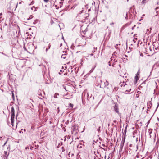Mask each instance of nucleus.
I'll list each match as a JSON object with an SVG mask.
<instances>
[{
	"label": "nucleus",
	"mask_w": 159,
	"mask_h": 159,
	"mask_svg": "<svg viewBox=\"0 0 159 159\" xmlns=\"http://www.w3.org/2000/svg\"><path fill=\"white\" fill-rule=\"evenodd\" d=\"M152 129H151V130H149V134L150 135L152 133Z\"/></svg>",
	"instance_id": "nucleus-29"
},
{
	"label": "nucleus",
	"mask_w": 159,
	"mask_h": 159,
	"mask_svg": "<svg viewBox=\"0 0 159 159\" xmlns=\"http://www.w3.org/2000/svg\"><path fill=\"white\" fill-rule=\"evenodd\" d=\"M83 47V46L82 45H78L77 46V47Z\"/></svg>",
	"instance_id": "nucleus-38"
},
{
	"label": "nucleus",
	"mask_w": 159,
	"mask_h": 159,
	"mask_svg": "<svg viewBox=\"0 0 159 159\" xmlns=\"http://www.w3.org/2000/svg\"><path fill=\"white\" fill-rule=\"evenodd\" d=\"M73 105L71 103H69V108H72L73 107Z\"/></svg>",
	"instance_id": "nucleus-16"
},
{
	"label": "nucleus",
	"mask_w": 159,
	"mask_h": 159,
	"mask_svg": "<svg viewBox=\"0 0 159 159\" xmlns=\"http://www.w3.org/2000/svg\"><path fill=\"white\" fill-rule=\"evenodd\" d=\"M76 6V4L75 5H74L73 6V7L71 8H74L75 7V6Z\"/></svg>",
	"instance_id": "nucleus-35"
},
{
	"label": "nucleus",
	"mask_w": 159,
	"mask_h": 159,
	"mask_svg": "<svg viewBox=\"0 0 159 159\" xmlns=\"http://www.w3.org/2000/svg\"><path fill=\"white\" fill-rule=\"evenodd\" d=\"M134 27H132V29H134Z\"/></svg>",
	"instance_id": "nucleus-53"
},
{
	"label": "nucleus",
	"mask_w": 159,
	"mask_h": 159,
	"mask_svg": "<svg viewBox=\"0 0 159 159\" xmlns=\"http://www.w3.org/2000/svg\"><path fill=\"white\" fill-rule=\"evenodd\" d=\"M158 3H159V2H157V4H158Z\"/></svg>",
	"instance_id": "nucleus-55"
},
{
	"label": "nucleus",
	"mask_w": 159,
	"mask_h": 159,
	"mask_svg": "<svg viewBox=\"0 0 159 159\" xmlns=\"http://www.w3.org/2000/svg\"><path fill=\"white\" fill-rule=\"evenodd\" d=\"M65 56H66V54H62L61 56V57L62 58H63V59H65L66 57Z\"/></svg>",
	"instance_id": "nucleus-17"
},
{
	"label": "nucleus",
	"mask_w": 159,
	"mask_h": 159,
	"mask_svg": "<svg viewBox=\"0 0 159 159\" xmlns=\"http://www.w3.org/2000/svg\"><path fill=\"white\" fill-rule=\"evenodd\" d=\"M62 45V43H61L60 45L61 46Z\"/></svg>",
	"instance_id": "nucleus-60"
},
{
	"label": "nucleus",
	"mask_w": 159,
	"mask_h": 159,
	"mask_svg": "<svg viewBox=\"0 0 159 159\" xmlns=\"http://www.w3.org/2000/svg\"><path fill=\"white\" fill-rule=\"evenodd\" d=\"M44 2L45 3H47L48 2L49 0H43Z\"/></svg>",
	"instance_id": "nucleus-28"
},
{
	"label": "nucleus",
	"mask_w": 159,
	"mask_h": 159,
	"mask_svg": "<svg viewBox=\"0 0 159 159\" xmlns=\"http://www.w3.org/2000/svg\"><path fill=\"white\" fill-rule=\"evenodd\" d=\"M11 122L12 126H13L14 118H15V110L13 107H11Z\"/></svg>",
	"instance_id": "nucleus-2"
},
{
	"label": "nucleus",
	"mask_w": 159,
	"mask_h": 159,
	"mask_svg": "<svg viewBox=\"0 0 159 159\" xmlns=\"http://www.w3.org/2000/svg\"><path fill=\"white\" fill-rule=\"evenodd\" d=\"M114 110L120 116L121 115V114L119 112V109L118 107V106L117 104H116L115 105L114 107Z\"/></svg>",
	"instance_id": "nucleus-7"
},
{
	"label": "nucleus",
	"mask_w": 159,
	"mask_h": 159,
	"mask_svg": "<svg viewBox=\"0 0 159 159\" xmlns=\"http://www.w3.org/2000/svg\"><path fill=\"white\" fill-rule=\"evenodd\" d=\"M28 48L27 52L28 53H30L31 52H33L34 50V47L33 44L31 43L29 44L27 46Z\"/></svg>",
	"instance_id": "nucleus-3"
},
{
	"label": "nucleus",
	"mask_w": 159,
	"mask_h": 159,
	"mask_svg": "<svg viewBox=\"0 0 159 159\" xmlns=\"http://www.w3.org/2000/svg\"><path fill=\"white\" fill-rule=\"evenodd\" d=\"M146 0H143L142 1V2L141 3L143 4L145 2H144L146 1Z\"/></svg>",
	"instance_id": "nucleus-27"
},
{
	"label": "nucleus",
	"mask_w": 159,
	"mask_h": 159,
	"mask_svg": "<svg viewBox=\"0 0 159 159\" xmlns=\"http://www.w3.org/2000/svg\"><path fill=\"white\" fill-rule=\"evenodd\" d=\"M119 66L120 67V64H119Z\"/></svg>",
	"instance_id": "nucleus-49"
},
{
	"label": "nucleus",
	"mask_w": 159,
	"mask_h": 159,
	"mask_svg": "<svg viewBox=\"0 0 159 159\" xmlns=\"http://www.w3.org/2000/svg\"><path fill=\"white\" fill-rule=\"evenodd\" d=\"M127 2H128L129 1V0H126Z\"/></svg>",
	"instance_id": "nucleus-59"
},
{
	"label": "nucleus",
	"mask_w": 159,
	"mask_h": 159,
	"mask_svg": "<svg viewBox=\"0 0 159 159\" xmlns=\"http://www.w3.org/2000/svg\"><path fill=\"white\" fill-rule=\"evenodd\" d=\"M49 49L48 48H47L46 49V52H47L48 51V50H49Z\"/></svg>",
	"instance_id": "nucleus-37"
},
{
	"label": "nucleus",
	"mask_w": 159,
	"mask_h": 159,
	"mask_svg": "<svg viewBox=\"0 0 159 159\" xmlns=\"http://www.w3.org/2000/svg\"><path fill=\"white\" fill-rule=\"evenodd\" d=\"M139 77H138L137 75H136L134 77V84H136L138 80H139Z\"/></svg>",
	"instance_id": "nucleus-11"
},
{
	"label": "nucleus",
	"mask_w": 159,
	"mask_h": 159,
	"mask_svg": "<svg viewBox=\"0 0 159 159\" xmlns=\"http://www.w3.org/2000/svg\"><path fill=\"white\" fill-rule=\"evenodd\" d=\"M67 138H70V137L69 136H68L67 137Z\"/></svg>",
	"instance_id": "nucleus-46"
},
{
	"label": "nucleus",
	"mask_w": 159,
	"mask_h": 159,
	"mask_svg": "<svg viewBox=\"0 0 159 159\" xmlns=\"http://www.w3.org/2000/svg\"><path fill=\"white\" fill-rule=\"evenodd\" d=\"M67 94H66L64 95H63V97H64V98H65L67 99H69L70 98H67L66 97L67 96Z\"/></svg>",
	"instance_id": "nucleus-22"
},
{
	"label": "nucleus",
	"mask_w": 159,
	"mask_h": 159,
	"mask_svg": "<svg viewBox=\"0 0 159 159\" xmlns=\"http://www.w3.org/2000/svg\"><path fill=\"white\" fill-rule=\"evenodd\" d=\"M85 129V127H84V130Z\"/></svg>",
	"instance_id": "nucleus-56"
},
{
	"label": "nucleus",
	"mask_w": 159,
	"mask_h": 159,
	"mask_svg": "<svg viewBox=\"0 0 159 159\" xmlns=\"http://www.w3.org/2000/svg\"><path fill=\"white\" fill-rule=\"evenodd\" d=\"M67 88L68 89V91L71 93H75V88L72 85L67 86Z\"/></svg>",
	"instance_id": "nucleus-4"
},
{
	"label": "nucleus",
	"mask_w": 159,
	"mask_h": 159,
	"mask_svg": "<svg viewBox=\"0 0 159 159\" xmlns=\"http://www.w3.org/2000/svg\"><path fill=\"white\" fill-rule=\"evenodd\" d=\"M7 139L6 140L5 142L4 143V142H3V140H2V141H1V143L2 144H3V146L6 144V143L7 142Z\"/></svg>",
	"instance_id": "nucleus-13"
},
{
	"label": "nucleus",
	"mask_w": 159,
	"mask_h": 159,
	"mask_svg": "<svg viewBox=\"0 0 159 159\" xmlns=\"http://www.w3.org/2000/svg\"><path fill=\"white\" fill-rule=\"evenodd\" d=\"M33 24H35V22H34V23H33Z\"/></svg>",
	"instance_id": "nucleus-51"
},
{
	"label": "nucleus",
	"mask_w": 159,
	"mask_h": 159,
	"mask_svg": "<svg viewBox=\"0 0 159 159\" xmlns=\"http://www.w3.org/2000/svg\"><path fill=\"white\" fill-rule=\"evenodd\" d=\"M61 127H62V126H63V125H61Z\"/></svg>",
	"instance_id": "nucleus-57"
},
{
	"label": "nucleus",
	"mask_w": 159,
	"mask_h": 159,
	"mask_svg": "<svg viewBox=\"0 0 159 159\" xmlns=\"http://www.w3.org/2000/svg\"><path fill=\"white\" fill-rule=\"evenodd\" d=\"M59 95V94L58 93H55L54 94V97L55 98H58L57 96H58Z\"/></svg>",
	"instance_id": "nucleus-20"
},
{
	"label": "nucleus",
	"mask_w": 159,
	"mask_h": 159,
	"mask_svg": "<svg viewBox=\"0 0 159 159\" xmlns=\"http://www.w3.org/2000/svg\"><path fill=\"white\" fill-rule=\"evenodd\" d=\"M117 62V61L115 59H114L113 60V62L112 64L111 65L112 66L115 67V65H116V63Z\"/></svg>",
	"instance_id": "nucleus-12"
},
{
	"label": "nucleus",
	"mask_w": 159,
	"mask_h": 159,
	"mask_svg": "<svg viewBox=\"0 0 159 159\" xmlns=\"http://www.w3.org/2000/svg\"><path fill=\"white\" fill-rule=\"evenodd\" d=\"M80 144H81V143H80Z\"/></svg>",
	"instance_id": "nucleus-63"
},
{
	"label": "nucleus",
	"mask_w": 159,
	"mask_h": 159,
	"mask_svg": "<svg viewBox=\"0 0 159 159\" xmlns=\"http://www.w3.org/2000/svg\"><path fill=\"white\" fill-rule=\"evenodd\" d=\"M153 48H154V47H153ZM156 50V51H155V50H154V51L155 52L154 53H156L157 52V47H155L154 48Z\"/></svg>",
	"instance_id": "nucleus-26"
},
{
	"label": "nucleus",
	"mask_w": 159,
	"mask_h": 159,
	"mask_svg": "<svg viewBox=\"0 0 159 159\" xmlns=\"http://www.w3.org/2000/svg\"><path fill=\"white\" fill-rule=\"evenodd\" d=\"M101 84L100 82H98V81L97 82H96L95 84V85L94 86V87L96 89H97V88H101Z\"/></svg>",
	"instance_id": "nucleus-10"
},
{
	"label": "nucleus",
	"mask_w": 159,
	"mask_h": 159,
	"mask_svg": "<svg viewBox=\"0 0 159 159\" xmlns=\"http://www.w3.org/2000/svg\"><path fill=\"white\" fill-rule=\"evenodd\" d=\"M67 75V73H66L64 74V75Z\"/></svg>",
	"instance_id": "nucleus-41"
},
{
	"label": "nucleus",
	"mask_w": 159,
	"mask_h": 159,
	"mask_svg": "<svg viewBox=\"0 0 159 159\" xmlns=\"http://www.w3.org/2000/svg\"><path fill=\"white\" fill-rule=\"evenodd\" d=\"M57 113H58L59 112V111H60V109H59V107H58L57 108Z\"/></svg>",
	"instance_id": "nucleus-24"
},
{
	"label": "nucleus",
	"mask_w": 159,
	"mask_h": 159,
	"mask_svg": "<svg viewBox=\"0 0 159 159\" xmlns=\"http://www.w3.org/2000/svg\"><path fill=\"white\" fill-rule=\"evenodd\" d=\"M90 55L91 56H93V53H91V54H90Z\"/></svg>",
	"instance_id": "nucleus-42"
},
{
	"label": "nucleus",
	"mask_w": 159,
	"mask_h": 159,
	"mask_svg": "<svg viewBox=\"0 0 159 159\" xmlns=\"http://www.w3.org/2000/svg\"><path fill=\"white\" fill-rule=\"evenodd\" d=\"M62 129L64 131H65L66 130V129L64 127H63L62 128Z\"/></svg>",
	"instance_id": "nucleus-31"
},
{
	"label": "nucleus",
	"mask_w": 159,
	"mask_h": 159,
	"mask_svg": "<svg viewBox=\"0 0 159 159\" xmlns=\"http://www.w3.org/2000/svg\"><path fill=\"white\" fill-rule=\"evenodd\" d=\"M102 145L104 147H105V144H102Z\"/></svg>",
	"instance_id": "nucleus-44"
},
{
	"label": "nucleus",
	"mask_w": 159,
	"mask_h": 159,
	"mask_svg": "<svg viewBox=\"0 0 159 159\" xmlns=\"http://www.w3.org/2000/svg\"><path fill=\"white\" fill-rule=\"evenodd\" d=\"M104 89L107 92L112 91V85L111 84L109 85V82L107 80L104 83Z\"/></svg>",
	"instance_id": "nucleus-1"
},
{
	"label": "nucleus",
	"mask_w": 159,
	"mask_h": 159,
	"mask_svg": "<svg viewBox=\"0 0 159 159\" xmlns=\"http://www.w3.org/2000/svg\"><path fill=\"white\" fill-rule=\"evenodd\" d=\"M60 71H61V72H62V70H60Z\"/></svg>",
	"instance_id": "nucleus-61"
},
{
	"label": "nucleus",
	"mask_w": 159,
	"mask_h": 159,
	"mask_svg": "<svg viewBox=\"0 0 159 159\" xmlns=\"http://www.w3.org/2000/svg\"><path fill=\"white\" fill-rule=\"evenodd\" d=\"M139 70L137 72L136 75H137L138 76V75H139Z\"/></svg>",
	"instance_id": "nucleus-25"
},
{
	"label": "nucleus",
	"mask_w": 159,
	"mask_h": 159,
	"mask_svg": "<svg viewBox=\"0 0 159 159\" xmlns=\"http://www.w3.org/2000/svg\"><path fill=\"white\" fill-rule=\"evenodd\" d=\"M159 106V102L158 103V105H157V108H156V110H155L156 111L157 110V108H158V107Z\"/></svg>",
	"instance_id": "nucleus-30"
},
{
	"label": "nucleus",
	"mask_w": 159,
	"mask_h": 159,
	"mask_svg": "<svg viewBox=\"0 0 159 159\" xmlns=\"http://www.w3.org/2000/svg\"><path fill=\"white\" fill-rule=\"evenodd\" d=\"M117 89H118L116 87H115L114 88V89L116 90H117Z\"/></svg>",
	"instance_id": "nucleus-39"
},
{
	"label": "nucleus",
	"mask_w": 159,
	"mask_h": 159,
	"mask_svg": "<svg viewBox=\"0 0 159 159\" xmlns=\"http://www.w3.org/2000/svg\"><path fill=\"white\" fill-rule=\"evenodd\" d=\"M50 47H51V45H50V43H49V45H48V48L49 49L50 48Z\"/></svg>",
	"instance_id": "nucleus-33"
},
{
	"label": "nucleus",
	"mask_w": 159,
	"mask_h": 159,
	"mask_svg": "<svg viewBox=\"0 0 159 159\" xmlns=\"http://www.w3.org/2000/svg\"><path fill=\"white\" fill-rule=\"evenodd\" d=\"M0 15H1V16L2 15V13H1Z\"/></svg>",
	"instance_id": "nucleus-52"
},
{
	"label": "nucleus",
	"mask_w": 159,
	"mask_h": 159,
	"mask_svg": "<svg viewBox=\"0 0 159 159\" xmlns=\"http://www.w3.org/2000/svg\"><path fill=\"white\" fill-rule=\"evenodd\" d=\"M0 138H1V139L2 137H0Z\"/></svg>",
	"instance_id": "nucleus-64"
},
{
	"label": "nucleus",
	"mask_w": 159,
	"mask_h": 159,
	"mask_svg": "<svg viewBox=\"0 0 159 159\" xmlns=\"http://www.w3.org/2000/svg\"><path fill=\"white\" fill-rule=\"evenodd\" d=\"M149 49H150V51H152V49H151L150 47H149Z\"/></svg>",
	"instance_id": "nucleus-43"
},
{
	"label": "nucleus",
	"mask_w": 159,
	"mask_h": 159,
	"mask_svg": "<svg viewBox=\"0 0 159 159\" xmlns=\"http://www.w3.org/2000/svg\"><path fill=\"white\" fill-rule=\"evenodd\" d=\"M116 53V52H115L113 53L112 54V57H111V58H110L111 59V61H110L109 62H108V64H109V66H111V61H112V60H113V59L112 58H114L115 57H117V56H116V55L115 54Z\"/></svg>",
	"instance_id": "nucleus-6"
},
{
	"label": "nucleus",
	"mask_w": 159,
	"mask_h": 159,
	"mask_svg": "<svg viewBox=\"0 0 159 159\" xmlns=\"http://www.w3.org/2000/svg\"><path fill=\"white\" fill-rule=\"evenodd\" d=\"M4 154H5V156H4L2 158V159H6V157H6V155H7V152L6 151H4Z\"/></svg>",
	"instance_id": "nucleus-14"
},
{
	"label": "nucleus",
	"mask_w": 159,
	"mask_h": 159,
	"mask_svg": "<svg viewBox=\"0 0 159 159\" xmlns=\"http://www.w3.org/2000/svg\"><path fill=\"white\" fill-rule=\"evenodd\" d=\"M72 129L73 131H75V133H76L78 132V127L74 125L72 126Z\"/></svg>",
	"instance_id": "nucleus-9"
},
{
	"label": "nucleus",
	"mask_w": 159,
	"mask_h": 159,
	"mask_svg": "<svg viewBox=\"0 0 159 159\" xmlns=\"http://www.w3.org/2000/svg\"><path fill=\"white\" fill-rule=\"evenodd\" d=\"M97 48L96 47H94L93 48V50L92 51V52H93V53H94L95 52H96V51L97 50Z\"/></svg>",
	"instance_id": "nucleus-19"
},
{
	"label": "nucleus",
	"mask_w": 159,
	"mask_h": 159,
	"mask_svg": "<svg viewBox=\"0 0 159 159\" xmlns=\"http://www.w3.org/2000/svg\"><path fill=\"white\" fill-rule=\"evenodd\" d=\"M31 9L32 10H33L34 11H36V9L35 8L34 6H33L31 8Z\"/></svg>",
	"instance_id": "nucleus-18"
},
{
	"label": "nucleus",
	"mask_w": 159,
	"mask_h": 159,
	"mask_svg": "<svg viewBox=\"0 0 159 159\" xmlns=\"http://www.w3.org/2000/svg\"><path fill=\"white\" fill-rule=\"evenodd\" d=\"M63 148H64L63 147H62V149H63Z\"/></svg>",
	"instance_id": "nucleus-54"
},
{
	"label": "nucleus",
	"mask_w": 159,
	"mask_h": 159,
	"mask_svg": "<svg viewBox=\"0 0 159 159\" xmlns=\"http://www.w3.org/2000/svg\"><path fill=\"white\" fill-rule=\"evenodd\" d=\"M159 9V7H156L155 9V10L156 11H157V9Z\"/></svg>",
	"instance_id": "nucleus-36"
},
{
	"label": "nucleus",
	"mask_w": 159,
	"mask_h": 159,
	"mask_svg": "<svg viewBox=\"0 0 159 159\" xmlns=\"http://www.w3.org/2000/svg\"><path fill=\"white\" fill-rule=\"evenodd\" d=\"M64 89H65V90L66 91H67V90H66V86H64Z\"/></svg>",
	"instance_id": "nucleus-32"
},
{
	"label": "nucleus",
	"mask_w": 159,
	"mask_h": 159,
	"mask_svg": "<svg viewBox=\"0 0 159 159\" xmlns=\"http://www.w3.org/2000/svg\"><path fill=\"white\" fill-rule=\"evenodd\" d=\"M12 96L13 98H14V94L13 92H12Z\"/></svg>",
	"instance_id": "nucleus-34"
},
{
	"label": "nucleus",
	"mask_w": 159,
	"mask_h": 159,
	"mask_svg": "<svg viewBox=\"0 0 159 159\" xmlns=\"http://www.w3.org/2000/svg\"><path fill=\"white\" fill-rule=\"evenodd\" d=\"M94 99V97H92L91 94H89L88 93H87V99L88 101H93Z\"/></svg>",
	"instance_id": "nucleus-5"
},
{
	"label": "nucleus",
	"mask_w": 159,
	"mask_h": 159,
	"mask_svg": "<svg viewBox=\"0 0 159 159\" xmlns=\"http://www.w3.org/2000/svg\"><path fill=\"white\" fill-rule=\"evenodd\" d=\"M100 148H102V149H104V148H102V147H100Z\"/></svg>",
	"instance_id": "nucleus-45"
},
{
	"label": "nucleus",
	"mask_w": 159,
	"mask_h": 159,
	"mask_svg": "<svg viewBox=\"0 0 159 159\" xmlns=\"http://www.w3.org/2000/svg\"><path fill=\"white\" fill-rule=\"evenodd\" d=\"M125 143V139L123 140V139L121 140L120 144V147L119 149V152H120L122 151L123 148V147L124 144Z\"/></svg>",
	"instance_id": "nucleus-8"
},
{
	"label": "nucleus",
	"mask_w": 159,
	"mask_h": 159,
	"mask_svg": "<svg viewBox=\"0 0 159 159\" xmlns=\"http://www.w3.org/2000/svg\"><path fill=\"white\" fill-rule=\"evenodd\" d=\"M149 29H147V31H149Z\"/></svg>",
	"instance_id": "nucleus-48"
},
{
	"label": "nucleus",
	"mask_w": 159,
	"mask_h": 159,
	"mask_svg": "<svg viewBox=\"0 0 159 159\" xmlns=\"http://www.w3.org/2000/svg\"><path fill=\"white\" fill-rule=\"evenodd\" d=\"M114 24V23L113 22H112V23H110L111 25H113Z\"/></svg>",
	"instance_id": "nucleus-40"
},
{
	"label": "nucleus",
	"mask_w": 159,
	"mask_h": 159,
	"mask_svg": "<svg viewBox=\"0 0 159 159\" xmlns=\"http://www.w3.org/2000/svg\"><path fill=\"white\" fill-rule=\"evenodd\" d=\"M33 2H33V1H32V2H31V3H32V4H33Z\"/></svg>",
	"instance_id": "nucleus-47"
},
{
	"label": "nucleus",
	"mask_w": 159,
	"mask_h": 159,
	"mask_svg": "<svg viewBox=\"0 0 159 159\" xmlns=\"http://www.w3.org/2000/svg\"><path fill=\"white\" fill-rule=\"evenodd\" d=\"M0 29H1V30H2V28H1H1H0Z\"/></svg>",
	"instance_id": "nucleus-62"
},
{
	"label": "nucleus",
	"mask_w": 159,
	"mask_h": 159,
	"mask_svg": "<svg viewBox=\"0 0 159 159\" xmlns=\"http://www.w3.org/2000/svg\"><path fill=\"white\" fill-rule=\"evenodd\" d=\"M23 48H24V50L26 51H28V50L26 49L25 45H24V46L23 47Z\"/></svg>",
	"instance_id": "nucleus-23"
},
{
	"label": "nucleus",
	"mask_w": 159,
	"mask_h": 159,
	"mask_svg": "<svg viewBox=\"0 0 159 159\" xmlns=\"http://www.w3.org/2000/svg\"><path fill=\"white\" fill-rule=\"evenodd\" d=\"M131 90V89H130L129 90H126L125 92L126 94H128V93L130 92Z\"/></svg>",
	"instance_id": "nucleus-15"
},
{
	"label": "nucleus",
	"mask_w": 159,
	"mask_h": 159,
	"mask_svg": "<svg viewBox=\"0 0 159 159\" xmlns=\"http://www.w3.org/2000/svg\"><path fill=\"white\" fill-rule=\"evenodd\" d=\"M63 69V66H62V69Z\"/></svg>",
	"instance_id": "nucleus-58"
},
{
	"label": "nucleus",
	"mask_w": 159,
	"mask_h": 159,
	"mask_svg": "<svg viewBox=\"0 0 159 159\" xmlns=\"http://www.w3.org/2000/svg\"><path fill=\"white\" fill-rule=\"evenodd\" d=\"M1 38L4 39V41H5L6 40V38L5 36H1Z\"/></svg>",
	"instance_id": "nucleus-21"
},
{
	"label": "nucleus",
	"mask_w": 159,
	"mask_h": 159,
	"mask_svg": "<svg viewBox=\"0 0 159 159\" xmlns=\"http://www.w3.org/2000/svg\"><path fill=\"white\" fill-rule=\"evenodd\" d=\"M122 86H123V84H121V87H122Z\"/></svg>",
	"instance_id": "nucleus-50"
}]
</instances>
